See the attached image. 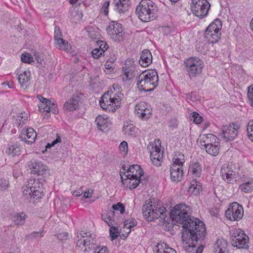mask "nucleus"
Segmentation results:
<instances>
[{
	"label": "nucleus",
	"mask_w": 253,
	"mask_h": 253,
	"mask_svg": "<svg viewBox=\"0 0 253 253\" xmlns=\"http://www.w3.org/2000/svg\"><path fill=\"white\" fill-rule=\"evenodd\" d=\"M220 147V143L219 142H216L212 146L211 145L208 147L206 151L208 154L211 155L216 156L219 153Z\"/></svg>",
	"instance_id": "obj_41"
},
{
	"label": "nucleus",
	"mask_w": 253,
	"mask_h": 253,
	"mask_svg": "<svg viewBox=\"0 0 253 253\" xmlns=\"http://www.w3.org/2000/svg\"><path fill=\"white\" fill-rule=\"evenodd\" d=\"M123 31L122 24L116 21H112L107 28L108 34L115 41H120L122 38Z\"/></svg>",
	"instance_id": "obj_12"
},
{
	"label": "nucleus",
	"mask_w": 253,
	"mask_h": 253,
	"mask_svg": "<svg viewBox=\"0 0 253 253\" xmlns=\"http://www.w3.org/2000/svg\"><path fill=\"white\" fill-rule=\"evenodd\" d=\"M103 53L102 50L97 48L93 49L91 52L92 57L96 59H98Z\"/></svg>",
	"instance_id": "obj_60"
},
{
	"label": "nucleus",
	"mask_w": 253,
	"mask_h": 253,
	"mask_svg": "<svg viewBox=\"0 0 253 253\" xmlns=\"http://www.w3.org/2000/svg\"><path fill=\"white\" fill-rule=\"evenodd\" d=\"M239 128V126L234 123L224 126L222 128L221 136L226 141H231L238 135Z\"/></svg>",
	"instance_id": "obj_11"
},
{
	"label": "nucleus",
	"mask_w": 253,
	"mask_h": 253,
	"mask_svg": "<svg viewBox=\"0 0 253 253\" xmlns=\"http://www.w3.org/2000/svg\"><path fill=\"white\" fill-rule=\"evenodd\" d=\"M28 117L27 115L23 116V113H20L19 116H17V118L13 120V123L15 124L18 127H22L24 125L26 124Z\"/></svg>",
	"instance_id": "obj_39"
},
{
	"label": "nucleus",
	"mask_w": 253,
	"mask_h": 253,
	"mask_svg": "<svg viewBox=\"0 0 253 253\" xmlns=\"http://www.w3.org/2000/svg\"><path fill=\"white\" fill-rule=\"evenodd\" d=\"M247 132L249 139L253 142V120L248 123Z\"/></svg>",
	"instance_id": "obj_53"
},
{
	"label": "nucleus",
	"mask_w": 253,
	"mask_h": 253,
	"mask_svg": "<svg viewBox=\"0 0 253 253\" xmlns=\"http://www.w3.org/2000/svg\"><path fill=\"white\" fill-rule=\"evenodd\" d=\"M95 122L98 128L102 131H105L110 124L108 118H105L101 116L96 117Z\"/></svg>",
	"instance_id": "obj_28"
},
{
	"label": "nucleus",
	"mask_w": 253,
	"mask_h": 253,
	"mask_svg": "<svg viewBox=\"0 0 253 253\" xmlns=\"http://www.w3.org/2000/svg\"><path fill=\"white\" fill-rule=\"evenodd\" d=\"M159 78L156 70L143 72L138 78L137 87L139 90L153 91L158 85Z\"/></svg>",
	"instance_id": "obj_4"
},
{
	"label": "nucleus",
	"mask_w": 253,
	"mask_h": 253,
	"mask_svg": "<svg viewBox=\"0 0 253 253\" xmlns=\"http://www.w3.org/2000/svg\"><path fill=\"white\" fill-rule=\"evenodd\" d=\"M32 185L31 186V197H33V198L39 199L41 197L42 194V192L40 191V187L39 185L38 182H36L34 180V183H31Z\"/></svg>",
	"instance_id": "obj_34"
},
{
	"label": "nucleus",
	"mask_w": 253,
	"mask_h": 253,
	"mask_svg": "<svg viewBox=\"0 0 253 253\" xmlns=\"http://www.w3.org/2000/svg\"><path fill=\"white\" fill-rule=\"evenodd\" d=\"M85 235V247L84 251L88 252L91 250H98L99 247L97 246L96 236L89 232H84Z\"/></svg>",
	"instance_id": "obj_17"
},
{
	"label": "nucleus",
	"mask_w": 253,
	"mask_h": 253,
	"mask_svg": "<svg viewBox=\"0 0 253 253\" xmlns=\"http://www.w3.org/2000/svg\"><path fill=\"white\" fill-rule=\"evenodd\" d=\"M248 98L251 106L253 107V85L248 87Z\"/></svg>",
	"instance_id": "obj_57"
},
{
	"label": "nucleus",
	"mask_w": 253,
	"mask_h": 253,
	"mask_svg": "<svg viewBox=\"0 0 253 253\" xmlns=\"http://www.w3.org/2000/svg\"><path fill=\"white\" fill-rule=\"evenodd\" d=\"M37 97L41 102V103H47L48 104H51V100L47 99L43 97L42 95H38Z\"/></svg>",
	"instance_id": "obj_63"
},
{
	"label": "nucleus",
	"mask_w": 253,
	"mask_h": 253,
	"mask_svg": "<svg viewBox=\"0 0 253 253\" xmlns=\"http://www.w3.org/2000/svg\"><path fill=\"white\" fill-rule=\"evenodd\" d=\"M243 215V208L237 202L233 203L225 212L226 217L231 221H238Z\"/></svg>",
	"instance_id": "obj_8"
},
{
	"label": "nucleus",
	"mask_w": 253,
	"mask_h": 253,
	"mask_svg": "<svg viewBox=\"0 0 253 253\" xmlns=\"http://www.w3.org/2000/svg\"><path fill=\"white\" fill-rule=\"evenodd\" d=\"M30 78L31 73L29 71H24L19 75L18 82L24 89H26L30 85Z\"/></svg>",
	"instance_id": "obj_25"
},
{
	"label": "nucleus",
	"mask_w": 253,
	"mask_h": 253,
	"mask_svg": "<svg viewBox=\"0 0 253 253\" xmlns=\"http://www.w3.org/2000/svg\"><path fill=\"white\" fill-rule=\"evenodd\" d=\"M84 231H82L80 236L78 235L76 239L77 241V246L81 248V249L85 247V235L84 234Z\"/></svg>",
	"instance_id": "obj_45"
},
{
	"label": "nucleus",
	"mask_w": 253,
	"mask_h": 253,
	"mask_svg": "<svg viewBox=\"0 0 253 253\" xmlns=\"http://www.w3.org/2000/svg\"><path fill=\"white\" fill-rule=\"evenodd\" d=\"M28 131H26V129H23L19 138L21 141H24L26 143V141H28Z\"/></svg>",
	"instance_id": "obj_59"
},
{
	"label": "nucleus",
	"mask_w": 253,
	"mask_h": 253,
	"mask_svg": "<svg viewBox=\"0 0 253 253\" xmlns=\"http://www.w3.org/2000/svg\"><path fill=\"white\" fill-rule=\"evenodd\" d=\"M198 225V229L182 232V240L185 242V251L187 253H195L196 245L198 241L203 240L206 236V227L204 223Z\"/></svg>",
	"instance_id": "obj_2"
},
{
	"label": "nucleus",
	"mask_w": 253,
	"mask_h": 253,
	"mask_svg": "<svg viewBox=\"0 0 253 253\" xmlns=\"http://www.w3.org/2000/svg\"><path fill=\"white\" fill-rule=\"evenodd\" d=\"M189 172H190L193 176L200 177L202 173V167L199 163H192L189 167Z\"/></svg>",
	"instance_id": "obj_31"
},
{
	"label": "nucleus",
	"mask_w": 253,
	"mask_h": 253,
	"mask_svg": "<svg viewBox=\"0 0 253 253\" xmlns=\"http://www.w3.org/2000/svg\"><path fill=\"white\" fill-rule=\"evenodd\" d=\"M94 253H109L108 249L106 246H103L99 250H95Z\"/></svg>",
	"instance_id": "obj_64"
},
{
	"label": "nucleus",
	"mask_w": 253,
	"mask_h": 253,
	"mask_svg": "<svg viewBox=\"0 0 253 253\" xmlns=\"http://www.w3.org/2000/svg\"><path fill=\"white\" fill-rule=\"evenodd\" d=\"M186 99L192 102H194L197 99L196 93L195 92H191L190 93H188L186 96Z\"/></svg>",
	"instance_id": "obj_62"
},
{
	"label": "nucleus",
	"mask_w": 253,
	"mask_h": 253,
	"mask_svg": "<svg viewBox=\"0 0 253 253\" xmlns=\"http://www.w3.org/2000/svg\"><path fill=\"white\" fill-rule=\"evenodd\" d=\"M220 175L224 181H227L229 183L237 181L239 177L238 173L232 170L228 164L222 166L220 170Z\"/></svg>",
	"instance_id": "obj_13"
},
{
	"label": "nucleus",
	"mask_w": 253,
	"mask_h": 253,
	"mask_svg": "<svg viewBox=\"0 0 253 253\" xmlns=\"http://www.w3.org/2000/svg\"><path fill=\"white\" fill-rule=\"evenodd\" d=\"M184 63L186 65V70L187 75L190 78L195 77L200 74L203 68L202 61L197 57H191L186 59Z\"/></svg>",
	"instance_id": "obj_7"
},
{
	"label": "nucleus",
	"mask_w": 253,
	"mask_h": 253,
	"mask_svg": "<svg viewBox=\"0 0 253 253\" xmlns=\"http://www.w3.org/2000/svg\"><path fill=\"white\" fill-rule=\"evenodd\" d=\"M50 104L47 103H41L39 105V111L41 112H46L47 113H50Z\"/></svg>",
	"instance_id": "obj_56"
},
{
	"label": "nucleus",
	"mask_w": 253,
	"mask_h": 253,
	"mask_svg": "<svg viewBox=\"0 0 253 253\" xmlns=\"http://www.w3.org/2000/svg\"><path fill=\"white\" fill-rule=\"evenodd\" d=\"M240 188L241 190L244 192H250L253 190V180L252 179L251 180L241 184Z\"/></svg>",
	"instance_id": "obj_43"
},
{
	"label": "nucleus",
	"mask_w": 253,
	"mask_h": 253,
	"mask_svg": "<svg viewBox=\"0 0 253 253\" xmlns=\"http://www.w3.org/2000/svg\"><path fill=\"white\" fill-rule=\"evenodd\" d=\"M202 189L201 184L196 179H193L190 183L189 191L194 195H197L200 193V191L202 190Z\"/></svg>",
	"instance_id": "obj_35"
},
{
	"label": "nucleus",
	"mask_w": 253,
	"mask_h": 253,
	"mask_svg": "<svg viewBox=\"0 0 253 253\" xmlns=\"http://www.w3.org/2000/svg\"><path fill=\"white\" fill-rule=\"evenodd\" d=\"M218 142V138L212 134H208L205 135L200 140L201 147L207 149L208 147L212 146L213 144Z\"/></svg>",
	"instance_id": "obj_19"
},
{
	"label": "nucleus",
	"mask_w": 253,
	"mask_h": 253,
	"mask_svg": "<svg viewBox=\"0 0 253 253\" xmlns=\"http://www.w3.org/2000/svg\"><path fill=\"white\" fill-rule=\"evenodd\" d=\"M43 230H40L38 232H33L27 235L26 236V239L27 240H34L38 237L41 238L43 236Z\"/></svg>",
	"instance_id": "obj_47"
},
{
	"label": "nucleus",
	"mask_w": 253,
	"mask_h": 253,
	"mask_svg": "<svg viewBox=\"0 0 253 253\" xmlns=\"http://www.w3.org/2000/svg\"><path fill=\"white\" fill-rule=\"evenodd\" d=\"M228 243L223 239H218L213 246V252L215 253H228Z\"/></svg>",
	"instance_id": "obj_22"
},
{
	"label": "nucleus",
	"mask_w": 253,
	"mask_h": 253,
	"mask_svg": "<svg viewBox=\"0 0 253 253\" xmlns=\"http://www.w3.org/2000/svg\"><path fill=\"white\" fill-rule=\"evenodd\" d=\"M125 134H127L131 137H134L137 132V128L133 125L129 124L124 125L123 129Z\"/></svg>",
	"instance_id": "obj_37"
},
{
	"label": "nucleus",
	"mask_w": 253,
	"mask_h": 253,
	"mask_svg": "<svg viewBox=\"0 0 253 253\" xmlns=\"http://www.w3.org/2000/svg\"><path fill=\"white\" fill-rule=\"evenodd\" d=\"M189 210L190 207L185 204H179L175 205L170 212L172 224H175L177 223L182 224L184 229L183 232L198 229V226L201 225V223H203L198 218L190 216Z\"/></svg>",
	"instance_id": "obj_1"
},
{
	"label": "nucleus",
	"mask_w": 253,
	"mask_h": 253,
	"mask_svg": "<svg viewBox=\"0 0 253 253\" xmlns=\"http://www.w3.org/2000/svg\"><path fill=\"white\" fill-rule=\"evenodd\" d=\"M21 148L18 143H10L8 144L6 153L11 157H15L20 155Z\"/></svg>",
	"instance_id": "obj_26"
},
{
	"label": "nucleus",
	"mask_w": 253,
	"mask_h": 253,
	"mask_svg": "<svg viewBox=\"0 0 253 253\" xmlns=\"http://www.w3.org/2000/svg\"><path fill=\"white\" fill-rule=\"evenodd\" d=\"M205 38L211 43H216L220 39V32L207 33L204 34Z\"/></svg>",
	"instance_id": "obj_36"
},
{
	"label": "nucleus",
	"mask_w": 253,
	"mask_h": 253,
	"mask_svg": "<svg viewBox=\"0 0 253 253\" xmlns=\"http://www.w3.org/2000/svg\"><path fill=\"white\" fill-rule=\"evenodd\" d=\"M82 96L83 94L80 92L74 93L72 97L65 103L63 109L69 111H73L79 108Z\"/></svg>",
	"instance_id": "obj_16"
},
{
	"label": "nucleus",
	"mask_w": 253,
	"mask_h": 253,
	"mask_svg": "<svg viewBox=\"0 0 253 253\" xmlns=\"http://www.w3.org/2000/svg\"><path fill=\"white\" fill-rule=\"evenodd\" d=\"M127 175H130L131 176L138 177L139 175H143V169L138 165H133L127 169Z\"/></svg>",
	"instance_id": "obj_29"
},
{
	"label": "nucleus",
	"mask_w": 253,
	"mask_h": 253,
	"mask_svg": "<svg viewBox=\"0 0 253 253\" xmlns=\"http://www.w3.org/2000/svg\"><path fill=\"white\" fill-rule=\"evenodd\" d=\"M113 211H119L121 213H123L125 211V207L123 204L120 202L117 203L112 206Z\"/></svg>",
	"instance_id": "obj_54"
},
{
	"label": "nucleus",
	"mask_w": 253,
	"mask_h": 253,
	"mask_svg": "<svg viewBox=\"0 0 253 253\" xmlns=\"http://www.w3.org/2000/svg\"><path fill=\"white\" fill-rule=\"evenodd\" d=\"M136 67L131 60L126 61L125 66L123 68L122 80L124 82L130 81L135 76Z\"/></svg>",
	"instance_id": "obj_15"
},
{
	"label": "nucleus",
	"mask_w": 253,
	"mask_h": 253,
	"mask_svg": "<svg viewBox=\"0 0 253 253\" xmlns=\"http://www.w3.org/2000/svg\"><path fill=\"white\" fill-rule=\"evenodd\" d=\"M110 90L106 92L101 97L99 104L103 109L109 112H115L117 109L120 107V105L116 104V103L114 102Z\"/></svg>",
	"instance_id": "obj_10"
},
{
	"label": "nucleus",
	"mask_w": 253,
	"mask_h": 253,
	"mask_svg": "<svg viewBox=\"0 0 253 253\" xmlns=\"http://www.w3.org/2000/svg\"><path fill=\"white\" fill-rule=\"evenodd\" d=\"M152 61V56L151 53L148 49H144L142 52L139 63L142 67H146L148 66Z\"/></svg>",
	"instance_id": "obj_24"
},
{
	"label": "nucleus",
	"mask_w": 253,
	"mask_h": 253,
	"mask_svg": "<svg viewBox=\"0 0 253 253\" xmlns=\"http://www.w3.org/2000/svg\"><path fill=\"white\" fill-rule=\"evenodd\" d=\"M27 215L23 212L14 213L11 214L13 221L17 225H22L25 223V219Z\"/></svg>",
	"instance_id": "obj_30"
},
{
	"label": "nucleus",
	"mask_w": 253,
	"mask_h": 253,
	"mask_svg": "<svg viewBox=\"0 0 253 253\" xmlns=\"http://www.w3.org/2000/svg\"><path fill=\"white\" fill-rule=\"evenodd\" d=\"M146 106L145 103H140L136 106V109L138 110L137 113L143 119H147L152 115V109L147 108Z\"/></svg>",
	"instance_id": "obj_23"
},
{
	"label": "nucleus",
	"mask_w": 253,
	"mask_h": 253,
	"mask_svg": "<svg viewBox=\"0 0 253 253\" xmlns=\"http://www.w3.org/2000/svg\"><path fill=\"white\" fill-rule=\"evenodd\" d=\"M29 168L31 170V173L36 174L38 176H42L43 178V181H45V178L49 176V169L42 163L39 160H32L30 162Z\"/></svg>",
	"instance_id": "obj_9"
},
{
	"label": "nucleus",
	"mask_w": 253,
	"mask_h": 253,
	"mask_svg": "<svg viewBox=\"0 0 253 253\" xmlns=\"http://www.w3.org/2000/svg\"><path fill=\"white\" fill-rule=\"evenodd\" d=\"M210 6L207 0H192L191 10L194 15L202 19L207 15Z\"/></svg>",
	"instance_id": "obj_6"
},
{
	"label": "nucleus",
	"mask_w": 253,
	"mask_h": 253,
	"mask_svg": "<svg viewBox=\"0 0 253 253\" xmlns=\"http://www.w3.org/2000/svg\"><path fill=\"white\" fill-rule=\"evenodd\" d=\"M157 7L150 0H142L136 7V13L144 22L155 20L157 17Z\"/></svg>",
	"instance_id": "obj_5"
},
{
	"label": "nucleus",
	"mask_w": 253,
	"mask_h": 253,
	"mask_svg": "<svg viewBox=\"0 0 253 253\" xmlns=\"http://www.w3.org/2000/svg\"><path fill=\"white\" fill-rule=\"evenodd\" d=\"M153 150L150 153V158L152 163L156 166H159L161 165V160L163 158V152H161L160 148L156 145L154 148L152 147Z\"/></svg>",
	"instance_id": "obj_20"
},
{
	"label": "nucleus",
	"mask_w": 253,
	"mask_h": 253,
	"mask_svg": "<svg viewBox=\"0 0 253 253\" xmlns=\"http://www.w3.org/2000/svg\"><path fill=\"white\" fill-rule=\"evenodd\" d=\"M110 94H112V98L113 99L114 102L116 103V104L120 105V102L122 99L123 96H124L122 93H121L119 91H117L115 93H113V92L111 90Z\"/></svg>",
	"instance_id": "obj_48"
},
{
	"label": "nucleus",
	"mask_w": 253,
	"mask_h": 253,
	"mask_svg": "<svg viewBox=\"0 0 253 253\" xmlns=\"http://www.w3.org/2000/svg\"><path fill=\"white\" fill-rule=\"evenodd\" d=\"M136 67L131 60L126 61L125 66L123 68L122 80L124 82L130 81L135 76Z\"/></svg>",
	"instance_id": "obj_14"
},
{
	"label": "nucleus",
	"mask_w": 253,
	"mask_h": 253,
	"mask_svg": "<svg viewBox=\"0 0 253 253\" xmlns=\"http://www.w3.org/2000/svg\"><path fill=\"white\" fill-rule=\"evenodd\" d=\"M167 210L164 207L156 205L152 201L147 200L142 206L143 216L147 221H153L159 218H163L164 222H168L169 217H167Z\"/></svg>",
	"instance_id": "obj_3"
},
{
	"label": "nucleus",
	"mask_w": 253,
	"mask_h": 253,
	"mask_svg": "<svg viewBox=\"0 0 253 253\" xmlns=\"http://www.w3.org/2000/svg\"><path fill=\"white\" fill-rule=\"evenodd\" d=\"M236 242L237 243L232 245L238 249L244 248L247 249L249 247V238H244L242 237L241 239L238 240L236 241Z\"/></svg>",
	"instance_id": "obj_40"
},
{
	"label": "nucleus",
	"mask_w": 253,
	"mask_h": 253,
	"mask_svg": "<svg viewBox=\"0 0 253 253\" xmlns=\"http://www.w3.org/2000/svg\"><path fill=\"white\" fill-rule=\"evenodd\" d=\"M183 170L170 171V178L172 181L178 182L181 180L183 176Z\"/></svg>",
	"instance_id": "obj_44"
},
{
	"label": "nucleus",
	"mask_w": 253,
	"mask_h": 253,
	"mask_svg": "<svg viewBox=\"0 0 253 253\" xmlns=\"http://www.w3.org/2000/svg\"><path fill=\"white\" fill-rule=\"evenodd\" d=\"M110 236L112 240H115L118 238L119 235L118 229L115 226H112L109 229Z\"/></svg>",
	"instance_id": "obj_52"
},
{
	"label": "nucleus",
	"mask_w": 253,
	"mask_h": 253,
	"mask_svg": "<svg viewBox=\"0 0 253 253\" xmlns=\"http://www.w3.org/2000/svg\"><path fill=\"white\" fill-rule=\"evenodd\" d=\"M114 9L120 13H125L128 10L130 1L129 0H114Z\"/></svg>",
	"instance_id": "obj_21"
},
{
	"label": "nucleus",
	"mask_w": 253,
	"mask_h": 253,
	"mask_svg": "<svg viewBox=\"0 0 253 253\" xmlns=\"http://www.w3.org/2000/svg\"><path fill=\"white\" fill-rule=\"evenodd\" d=\"M21 59L23 62L29 64H31L34 61L32 55L28 53H23L21 55Z\"/></svg>",
	"instance_id": "obj_50"
},
{
	"label": "nucleus",
	"mask_w": 253,
	"mask_h": 253,
	"mask_svg": "<svg viewBox=\"0 0 253 253\" xmlns=\"http://www.w3.org/2000/svg\"><path fill=\"white\" fill-rule=\"evenodd\" d=\"M9 185V182L5 179H0V191H4L7 189Z\"/></svg>",
	"instance_id": "obj_58"
},
{
	"label": "nucleus",
	"mask_w": 253,
	"mask_h": 253,
	"mask_svg": "<svg viewBox=\"0 0 253 253\" xmlns=\"http://www.w3.org/2000/svg\"><path fill=\"white\" fill-rule=\"evenodd\" d=\"M242 237L244 238H249V237L245 233L244 231L241 229H238L235 230L231 237V242L232 245L237 243L236 241L241 239Z\"/></svg>",
	"instance_id": "obj_32"
},
{
	"label": "nucleus",
	"mask_w": 253,
	"mask_h": 253,
	"mask_svg": "<svg viewBox=\"0 0 253 253\" xmlns=\"http://www.w3.org/2000/svg\"><path fill=\"white\" fill-rule=\"evenodd\" d=\"M210 25H213L212 26L216 32H219L222 27L221 21L218 19H215Z\"/></svg>",
	"instance_id": "obj_55"
},
{
	"label": "nucleus",
	"mask_w": 253,
	"mask_h": 253,
	"mask_svg": "<svg viewBox=\"0 0 253 253\" xmlns=\"http://www.w3.org/2000/svg\"><path fill=\"white\" fill-rule=\"evenodd\" d=\"M156 253H176L172 248L167 247L165 242L159 243L156 247Z\"/></svg>",
	"instance_id": "obj_33"
},
{
	"label": "nucleus",
	"mask_w": 253,
	"mask_h": 253,
	"mask_svg": "<svg viewBox=\"0 0 253 253\" xmlns=\"http://www.w3.org/2000/svg\"><path fill=\"white\" fill-rule=\"evenodd\" d=\"M55 44L57 48L66 52H70L72 48L70 43L63 39H62L59 42L55 43Z\"/></svg>",
	"instance_id": "obj_38"
},
{
	"label": "nucleus",
	"mask_w": 253,
	"mask_h": 253,
	"mask_svg": "<svg viewBox=\"0 0 253 253\" xmlns=\"http://www.w3.org/2000/svg\"><path fill=\"white\" fill-rule=\"evenodd\" d=\"M115 211L113 210H109L107 213L101 214L102 219L110 226L116 224L115 219Z\"/></svg>",
	"instance_id": "obj_27"
},
{
	"label": "nucleus",
	"mask_w": 253,
	"mask_h": 253,
	"mask_svg": "<svg viewBox=\"0 0 253 253\" xmlns=\"http://www.w3.org/2000/svg\"><path fill=\"white\" fill-rule=\"evenodd\" d=\"M137 222L136 220L133 218H128L124 221V226L129 229L128 233L131 231V228L136 226Z\"/></svg>",
	"instance_id": "obj_46"
},
{
	"label": "nucleus",
	"mask_w": 253,
	"mask_h": 253,
	"mask_svg": "<svg viewBox=\"0 0 253 253\" xmlns=\"http://www.w3.org/2000/svg\"><path fill=\"white\" fill-rule=\"evenodd\" d=\"M143 175H139L138 177L131 176L130 175H126V183L127 184V187L130 189H133L135 188L140 183L142 185L145 184V180L143 179L142 176Z\"/></svg>",
	"instance_id": "obj_18"
},
{
	"label": "nucleus",
	"mask_w": 253,
	"mask_h": 253,
	"mask_svg": "<svg viewBox=\"0 0 253 253\" xmlns=\"http://www.w3.org/2000/svg\"><path fill=\"white\" fill-rule=\"evenodd\" d=\"M61 30L59 27L56 26L54 29V43L59 42L63 39Z\"/></svg>",
	"instance_id": "obj_51"
},
{
	"label": "nucleus",
	"mask_w": 253,
	"mask_h": 253,
	"mask_svg": "<svg viewBox=\"0 0 253 253\" xmlns=\"http://www.w3.org/2000/svg\"><path fill=\"white\" fill-rule=\"evenodd\" d=\"M97 45L99 46V49L102 50L103 52H105V50L107 49L108 48V46L107 45L106 42L102 41H98L97 42Z\"/></svg>",
	"instance_id": "obj_61"
},
{
	"label": "nucleus",
	"mask_w": 253,
	"mask_h": 253,
	"mask_svg": "<svg viewBox=\"0 0 253 253\" xmlns=\"http://www.w3.org/2000/svg\"><path fill=\"white\" fill-rule=\"evenodd\" d=\"M190 119L196 124H200L203 120V118L196 112H194L191 114Z\"/></svg>",
	"instance_id": "obj_49"
},
{
	"label": "nucleus",
	"mask_w": 253,
	"mask_h": 253,
	"mask_svg": "<svg viewBox=\"0 0 253 253\" xmlns=\"http://www.w3.org/2000/svg\"><path fill=\"white\" fill-rule=\"evenodd\" d=\"M26 131H28V141H26V143L28 144L33 143L36 139L37 133L36 131L32 127L26 128Z\"/></svg>",
	"instance_id": "obj_42"
}]
</instances>
